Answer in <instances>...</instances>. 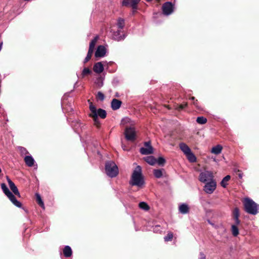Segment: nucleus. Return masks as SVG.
Here are the masks:
<instances>
[{
  "label": "nucleus",
  "mask_w": 259,
  "mask_h": 259,
  "mask_svg": "<svg viewBox=\"0 0 259 259\" xmlns=\"http://www.w3.org/2000/svg\"><path fill=\"white\" fill-rule=\"evenodd\" d=\"M145 161L149 164L153 165L156 163L157 159L153 156H149L145 158Z\"/></svg>",
  "instance_id": "393cba45"
},
{
  "label": "nucleus",
  "mask_w": 259,
  "mask_h": 259,
  "mask_svg": "<svg viewBox=\"0 0 259 259\" xmlns=\"http://www.w3.org/2000/svg\"><path fill=\"white\" fill-rule=\"evenodd\" d=\"M190 99L193 101L195 100V98L194 97H191Z\"/></svg>",
  "instance_id": "3c124183"
},
{
  "label": "nucleus",
  "mask_w": 259,
  "mask_h": 259,
  "mask_svg": "<svg viewBox=\"0 0 259 259\" xmlns=\"http://www.w3.org/2000/svg\"><path fill=\"white\" fill-rule=\"evenodd\" d=\"M188 106V104L187 102H185L180 105L177 104L175 106V109L178 111H181L187 107Z\"/></svg>",
  "instance_id": "c85d7f7f"
},
{
  "label": "nucleus",
  "mask_w": 259,
  "mask_h": 259,
  "mask_svg": "<svg viewBox=\"0 0 259 259\" xmlns=\"http://www.w3.org/2000/svg\"><path fill=\"white\" fill-rule=\"evenodd\" d=\"M213 173L210 171H205L201 172L199 177V180L203 183H207L213 180Z\"/></svg>",
  "instance_id": "0eeeda50"
},
{
  "label": "nucleus",
  "mask_w": 259,
  "mask_h": 259,
  "mask_svg": "<svg viewBox=\"0 0 259 259\" xmlns=\"http://www.w3.org/2000/svg\"><path fill=\"white\" fill-rule=\"evenodd\" d=\"M121 104L122 102L120 100L113 99L111 103V108L113 110H116L120 107Z\"/></svg>",
  "instance_id": "2eb2a0df"
},
{
  "label": "nucleus",
  "mask_w": 259,
  "mask_h": 259,
  "mask_svg": "<svg viewBox=\"0 0 259 259\" xmlns=\"http://www.w3.org/2000/svg\"><path fill=\"white\" fill-rule=\"evenodd\" d=\"M120 125L123 130H136L135 122L127 117L122 119Z\"/></svg>",
  "instance_id": "423d86ee"
},
{
  "label": "nucleus",
  "mask_w": 259,
  "mask_h": 259,
  "mask_svg": "<svg viewBox=\"0 0 259 259\" xmlns=\"http://www.w3.org/2000/svg\"><path fill=\"white\" fill-rule=\"evenodd\" d=\"M139 206L141 209L144 210H148L150 209V207L148 204L145 202H141L139 204Z\"/></svg>",
  "instance_id": "2f4dec72"
},
{
  "label": "nucleus",
  "mask_w": 259,
  "mask_h": 259,
  "mask_svg": "<svg viewBox=\"0 0 259 259\" xmlns=\"http://www.w3.org/2000/svg\"><path fill=\"white\" fill-rule=\"evenodd\" d=\"M151 1H152V0H146V1H147V2H151Z\"/></svg>",
  "instance_id": "4d7b16f0"
},
{
  "label": "nucleus",
  "mask_w": 259,
  "mask_h": 259,
  "mask_svg": "<svg viewBox=\"0 0 259 259\" xmlns=\"http://www.w3.org/2000/svg\"><path fill=\"white\" fill-rule=\"evenodd\" d=\"M235 220V224L236 226L239 225L240 223V221L239 219V218H237V219H234Z\"/></svg>",
  "instance_id": "a18cd8bd"
},
{
  "label": "nucleus",
  "mask_w": 259,
  "mask_h": 259,
  "mask_svg": "<svg viewBox=\"0 0 259 259\" xmlns=\"http://www.w3.org/2000/svg\"><path fill=\"white\" fill-rule=\"evenodd\" d=\"M91 70L88 68H84L83 70H82V75L83 76L86 75H88V74H90L91 73Z\"/></svg>",
  "instance_id": "ea45409f"
},
{
  "label": "nucleus",
  "mask_w": 259,
  "mask_h": 259,
  "mask_svg": "<svg viewBox=\"0 0 259 259\" xmlns=\"http://www.w3.org/2000/svg\"><path fill=\"white\" fill-rule=\"evenodd\" d=\"M117 25L120 29H123L125 26L124 20L123 18H119L117 20Z\"/></svg>",
  "instance_id": "c756f323"
},
{
  "label": "nucleus",
  "mask_w": 259,
  "mask_h": 259,
  "mask_svg": "<svg viewBox=\"0 0 259 259\" xmlns=\"http://www.w3.org/2000/svg\"><path fill=\"white\" fill-rule=\"evenodd\" d=\"M199 256H200L199 259H206V255L202 252H201L199 253Z\"/></svg>",
  "instance_id": "37998d69"
},
{
  "label": "nucleus",
  "mask_w": 259,
  "mask_h": 259,
  "mask_svg": "<svg viewBox=\"0 0 259 259\" xmlns=\"http://www.w3.org/2000/svg\"><path fill=\"white\" fill-rule=\"evenodd\" d=\"M2 46H3V42H2L0 44V50L2 49Z\"/></svg>",
  "instance_id": "5fc2aeb1"
},
{
  "label": "nucleus",
  "mask_w": 259,
  "mask_h": 259,
  "mask_svg": "<svg viewBox=\"0 0 259 259\" xmlns=\"http://www.w3.org/2000/svg\"><path fill=\"white\" fill-rule=\"evenodd\" d=\"M123 135L126 140L131 142H134L137 139L135 131H124Z\"/></svg>",
  "instance_id": "9d476101"
},
{
  "label": "nucleus",
  "mask_w": 259,
  "mask_h": 259,
  "mask_svg": "<svg viewBox=\"0 0 259 259\" xmlns=\"http://www.w3.org/2000/svg\"><path fill=\"white\" fill-rule=\"evenodd\" d=\"M231 177L229 175H227L225 177L221 182V185L223 188H226L228 185L227 182L230 180Z\"/></svg>",
  "instance_id": "bb28decb"
},
{
  "label": "nucleus",
  "mask_w": 259,
  "mask_h": 259,
  "mask_svg": "<svg viewBox=\"0 0 259 259\" xmlns=\"http://www.w3.org/2000/svg\"><path fill=\"white\" fill-rule=\"evenodd\" d=\"M98 39H99V36H95L94 37V38L93 40H92V41L90 42L89 48L94 49L96 44L97 43Z\"/></svg>",
  "instance_id": "72a5a7b5"
},
{
  "label": "nucleus",
  "mask_w": 259,
  "mask_h": 259,
  "mask_svg": "<svg viewBox=\"0 0 259 259\" xmlns=\"http://www.w3.org/2000/svg\"><path fill=\"white\" fill-rule=\"evenodd\" d=\"M187 159L191 162H194L196 161V157L194 154L191 151L189 153L186 154Z\"/></svg>",
  "instance_id": "a878e982"
},
{
  "label": "nucleus",
  "mask_w": 259,
  "mask_h": 259,
  "mask_svg": "<svg viewBox=\"0 0 259 259\" xmlns=\"http://www.w3.org/2000/svg\"><path fill=\"white\" fill-rule=\"evenodd\" d=\"M223 147L220 145L213 147L211 149V152L216 155L220 154L222 151Z\"/></svg>",
  "instance_id": "5701e85b"
},
{
  "label": "nucleus",
  "mask_w": 259,
  "mask_h": 259,
  "mask_svg": "<svg viewBox=\"0 0 259 259\" xmlns=\"http://www.w3.org/2000/svg\"><path fill=\"white\" fill-rule=\"evenodd\" d=\"M217 187V183L214 180L206 182L204 187V191L207 194H211L215 190Z\"/></svg>",
  "instance_id": "1a4fd4ad"
},
{
  "label": "nucleus",
  "mask_w": 259,
  "mask_h": 259,
  "mask_svg": "<svg viewBox=\"0 0 259 259\" xmlns=\"http://www.w3.org/2000/svg\"><path fill=\"white\" fill-rule=\"evenodd\" d=\"M122 33V32L120 30H118L114 32L113 33V37L114 39L117 41H119L125 38V35Z\"/></svg>",
  "instance_id": "f3484780"
},
{
  "label": "nucleus",
  "mask_w": 259,
  "mask_h": 259,
  "mask_svg": "<svg viewBox=\"0 0 259 259\" xmlns=\"http://www.w3.org/2000/svg\"><path fill=\"white\" fill-rule=\"evenodd\" d=\"M193 104L197 107V100H195L193 102Z\"/></svg>",
  "instance_id": "8fccbe9b"
},
{
  "label": "nucleus",
  "mask_w": 259,
  "mask_h": 259,
  "mask_svg": "<svg viewBox=\"0 0 259 259\" xmlns=\"http://www.w3.org/2000/svg\"><path fill=\"white\" fill-rule=\"evenodd\" d=\"M1 188L5 194L9 198L10 200L13 203L14 205L18 207H22L21 203L16 199V197L11 192H10L7 185L5 183H2L1 184Z\"/></svg>",
  "instance_id": "39448f33"
},
{
  "label": "nucleus",
  "mask_w": 259,
  "mask_h": 259,
  "mask_svg": "<svg viewBox=\"0 0 259 259\" xmlns=\"http://www.w3.org/2000/svg\"><path fill=\"white\" fill-rule=\"evenodd\" d=\"M244 210L248 213L255 215L258 212L259 205L249 198H245L242 201Z\"/></svg>",
  "instance_id": "7ed1b4c3"
},
{
  "label": "nucleus",
  "mask_w": 259,
  "mask_h": 259,
  "mask_svg": "<svg viewBox=\"0 0 259 259\" xmlns=\"http://www.w3.org/2000/svg\"><path fill=\"white\" fill-rule=\"evenodd\" d=\"M140 152L143 155L151 154L153 152V149L152 147L149 148L142 147L140 149Z\"/></svg>",
  "instance_id": "a211bd4d"
},
{
  "label": "nucleus",
  "mask_w": 259,
  "mask_h": 259,
  "mask_svg": "<svg viewBox=\"0 0 259 259\" xmlns=\"http://www.w3.org/2000/svg\"><path fill=\"white\" fill-rule=\"evenodd\" d=\"M122 148H123V149L125 151H126L127 150V148H126L125 146V145H123V144H122Z\"/></svg>",
  "instance_id": "09e8293b"
},
{
  "label": "nucleus",
  "mask_w": 259,
  "mask_h": 259,
  "mask_svg": "<svg viewBox=\"0 0 259 259\" xmlns=\"http://www.w3.org/2000/svg\"><path fill=\"white\" fill-rule=\"evenodd\" d=\"M97 100L103 101L105 99V96L101 92H98L96 96Z\"/></svg>",
  "instance_id": "c9c22d12"
},
{
  "label": "nucleus",
  "mask_w": 259,
  "mask_h": 259,
  "mask_svg": "<svg viewBox=\"0 0 259 259\" xmlns=\"http://www.w3.org/2000/svg\"><path fill=\"white\" fill-rule=\"evenodd\" d=\"M208 222L209 224L211 225H213V224H212V223H211V222L209 221V220H208Z\"/></svg>",
  "instance_id": "6e6d98bb"
},
{
  "label": "nucleus",
  "mask_w": 259,
  "mask_h": 259,
  "mask_svg": "<svg viewBox=\"0 0 259 259\" xmlns=\"http://www.w3.org/2000/svg\"><path fill=\"white\" fill-rule=\"evenodd\" d=\"M156 162H157V163L159 165H161V166H163L164 165V164H165V160L164 158L162 157H159L157 159V161Z\"/></svg>",
  "instance_id": "58836bf2"
},
{
  "label": "nucleus",
  "mask_w": 259,
  "mask_h": 259,
  "mask_svg": "<svg viewBox=\"0 0 259 259\" xmlns=\"http://www.w3.org/2000/svg\"><path fill=\"white\" fill-rule=\"evenodd\" d=\"M144 184L145 182L142 174V169L141 166L138 165L133 171L130 184L132 186L142 187Z\"/></svg>",
  "instance_id": "f03ea898"
},
{
  "label": "nucleus",
  "mask_w": 259,
  "mask_h": 259,
  "mask_svg": "<svg viewBox=\"0 0 259 259\" xmlns=\"http://www.w3.org/2000/svg\"><path fill=\"white\" fill-rule=\"evenodd\" d=\"M16 192H15V193H14V194L15 195H16L17 197H21V195H20V193H19V191H16Z\"/></svg>",
  "instance_id": "de8ad7c7"
},
{
  "label": "nucleus",
  "mask_w": 259,
  "mask_h": 259,
  "mask_svg": "<svg viewBox=\"0 0 259 259\" xmlns=\"http://www.w3.org/2000/svg\"><path fill=\"white\" fill-rule=\"evenodd\" d=\"M141 0H123L122 6L128 7L131 6L133 9H137V5Z\"/></svg>",
  "instance_id": "9b49d317"
},
{
  "label": "nucleus",
  "mask_w": 259,
  "mask_h": 259,
  "mask_svg": "<svg viewBox=\"0 0 259 259\" xmlns=\"http://www.w3.org/2000/svg\"><path fill=\"white\" fill-rule=\"evenodd\" d=\"M24 161L25 164L31 167L34 165V160L32 156H26L24 157Z\"/></svg>",
  "instance_id": "aec40b11"
},
{
  "label": "nucleus",
  "mask_w": 259,
  "mask_h": 259,
  "mask_svg": "<svg viewBox=\"0 0 259 259\" xmlns=\"http://www.w3.org/2000/svg\"><path fill=\"white\" fill-rule=\"evenodd\" d=\"M179 147L180 149L184 153L185 155L191 151L190 148L185 143H180L179 144Z\"/></svg>",
  "instance_id": "412c9836"
},
{
  "label": "nucleus",
  "mask_w": 259,
  "mask_h": 259,
  "mask_svg": "<svg viewBox=\"0 0 259 259\" xmlns=\"http://www.w3.org/2000/svg\"><path fill=\"white\" fill-rule=\"evenodd\" d=\"M63 253L65 257H69L72 254V251L69 246L66 245L63 250Z\"/></svg>",
  "instance_id": "6ab92c4d"
},
{
  "label": "nucleus",
  "mask_w": 259,
  "mask_h": 259,
  "mask_svg": "<svg viewBox=\"0 0 259 259\" xmlns=\"http://www.w3.org/2000/svg\"><path fill=\"white\" fill-rule=\"evenodd\" d=\"M136 12H137V11H136V10H135V9H133V13H132L133 15H134V14H135V13Z\"/></svg>",
  "instance_id": "864d4df0"
},
{
  "label": "nucleus",
  "mask_w": 259,
  "mask_h": 259,
  "mask_svg": "<svg viewBox=\"0 0 259 259\" xmlns=\"http://www.w3.org/2000/svg\"><path fill=\"white\" fill-rule=\"evenodd\" d=\"M144 146L145 147H146L147 148H149L150 147H152V146L151 145V142L150 141L145 142L144 143Z\"/></svg>",
  "instance_id": "c03bdc74"
},
{
  "label": "nucleus",
  "mask_w": 259,
  "mask_h": 259,
  "mask_svg": "<svg viewBox=\"0 0 259 259\" xmlns=\"http://www.w3.org/2000/svg\"><path fill=\"white\" fill-rule=\"evenodd\" d=\"M198 123L203 124L207 122V119L203 116L198 117L196 119Z\"/></svg>",
  "instance_id": "f704fd0d"
},
{
  "label": "nucleus",
  "mask_w": 259,
  "mask_h": 259,
  "mask_svg": "<svg viewBox=\"0 0 259 259\" xmlns=\"http://www.w3.org/2000/svg\"><path fill=\"white\" fill-rule=\"evenodd\" d=\"M239 215V209L238 207H235L233 211V217L234 219H237Z\"/></svg>",
  "instance_id": "4c0bfd02"
},
{
  "label": "nucleus",
  "mask_w": 259,
  "mask_h": 259,
  "mask_svg": "<svg viewBox=\"0 0 259 259\" xmlns=\"http://www.w3.org/2000/svg\"><path fill=\"white\" fill-rule=\"evenodd\" d=\"M163 172H165V170L163 168L154 169L153 175L156 178H160L162 177Z\"/></svg>",
  "instance_id": "4be33fe9"
},
{
  "label": "nucleus",
  "mask_w": 259,
  "mask_h": 259,
  "mask_svg": "<svg viewBox=\"0 0 259 259\" xmlns=\"http://www.w3.org/2000/svg\"><path fill=\"white\" fill-rule=\"evenodd\" d=\"M106 53L105 47L102 45L99 46L95 52V56L97 58L104 57Z\"/></svg>",
  "instance_id": "f8f14e48"
},
{
  "label": "nucleus",
  "mask_w": 259,
  "mask_h": 259,
  "mask_svg": "<svg viewBox=\"0 0 259 259\" xmlns=\"http://www.w3.org/2000/svg\"><path fill=\"white\" fill-rule=\"evenodd\" d=\"M7 181L8 182L9 187L13 193L17 192L16 191H18L17 187L16 186L15 184L11 180V179L7 177Z\"/></svg>",
  "instance_id": "b1692460"
},
{
  "label": "nucleus",
  "mask_w": 259,
  "mask_h": 259,
  "mask_svg": "<svg viewBox=\"0 0 259 259\" xmlns=\"http://www.w3.org/2000/svg\"><path fill=\"white\" fill-rule=\"evenodd\" d=\"M94 51V49L89 48L88 53H89V54H91V55H93Z\"/></svg>",
  "instance_id": "49530a36"
},
{
  "label": "nucleus",
  "mask_w": 259,
  "mask_h": 259,
  "mask_svg": "<svg viewBox=\"0 0 259 259\" xmlns=\"http://www.w3.org/2000/svg\"><path fill=\"white\" fill-rule=\"evenodd\" d=\"M174 5L169 2L164 3L162 6L163 14L166 16L171 14L174 11Z\"/></svg>",
  "instance_id": "6e6552de"
},
{
  "label": "nucleus",
  "mask_w": 259,
  "mask_h": 259,
  "mask_svg": "<svg viewBox=\"0 0 259 259\" xmlns=\"http://www.w3.org/2000/svg\"><path fill=\"white\" fill-rule=\"evenodd\" d=\"M173 237V233L171 232H168L167 234L164 237V240L165 242L170 241L172 240Z\"/></svg>",
  "instance_id": "473e14b6"
},
{
  "label": "nucleus",
  "mask_w": 259,
  "mask_h": 259,
  "mask_svg": "<svg viewBox=\"0 0 259 259\" xmlns=\"http://www.w3.org/2000/svg\"><path fill=\"white\" fill-rule=\"evenodd\" d=\"M106 174L110 177H115L118 174V169L115 163L111 161H108L105 164Z\"/></svg>",
  "instance_id": "20e7f679"
},
{
  "label": "nucleus",
  "mask_w": 259,
  "mask_h": 259,
  "mask_svg": "<svg viewBox=\"0 0 259 259\" xmlns=\"http://www.w3.org/2000/svg\"><path fill=\"white\" fill-rule=\"evenodd\" d=\"M35 196H36V200L37 203L41 208L44 209L45 205H44V203L41 199L40 195L39 194L36 193L35 194Z\"/></svg>",
  "instance_id": "cd10ccee"
},
{
  "label": "nucleus",
  "mask_w": 259,
  "mask_h": 259,
  "mask_svg": "<svg viewBox=\"0 0 259 259\" xmlns=\"http://www.w3.org/2000/svg\"><path fill=\"white\" fill-rule=\"evenodd\" d=\"M18 149L21 155H26L27 154H28V151L24 147L19 146V147H18Z\"/></svg>",
  "instance_id": "e433bc0d"
},
{
  "label": "nucleus",
  "mask_w": 259,
  "mask_h": 259,
  "mask_svg": "<svg viewBox=\"0 0 259 259\" xmlns=\"http://www.w3.org/2000/svg\"><path fill=\"white\" fill-rule=\"evenodd\" d=\"M88 102L90 104L89 109L91 111L89 116L93 118L94 125H95L97 128H99L100 127V123L99 121L98 116L102 119L105 118L107 116L106 111L101 108L97 110L96 107L93 105L92 102H90V100H88Z\"/></svg>",
  "instance_id": "f257e3e1"
},
{
  "label": "nucleus",
  "mask_w": 259,
  "mask_h": 259,
  "mask_svg": "<svg viewBox=\"0 0 259 259\" xmlns=\"http://www.w3.org/2000/svg\"><path fill=\"white\" fill-rule=\"evenodd\" d=\"M236 172L240 179L242 178L243 174L241 170L238 169L236 171Z\"/></svg>",
  "instance_id": "79ce46f5"
},
{
  "label": "nucleus",
  "mask_w": 259,
  "mask_h": 259,
  "mask_svg": "<svg viewBox=\"0 0 259 259\" xmlns=\"http://www.w3.org/2000/svg\"><path fill=\"white\" fill-rule=\"evenodd\" d=\"M92 56V55L88 53L87 55L84 60V62H83L84 63H87L91 59Z\"/></svg>",
  "instance_id": "a19ab883"
},
{
  "label": "nucleus",
  "mask_w": 259,
  "mask_h": 259,
  "mask_svg": "<svg viewBox=\"0 0 259 259\" xmlns=\"http://www.w3.org/2000/svg\"><path fill=\"white\" fill-rule=\"evenodd\" d=\"M231 231L233 235L235 237H236L239 234V230L236 225H232Z\"/></svg>",
  "instance_id": "7c9ffc66"
},
{
  "label": "nucleus",
  "mask_w": 259,
  "mask_h": 259,
  "mask_svg": "<svg viewBox=\"0 0 259 259\" xmlns=\"http://www.w3.org/2000/svg\"><path fill=\"white\" fill-rule=\"evenodd\" d=\"M179 210L182 214H186L189 212L190 207L188 204L183 203L179 206Z\"/></svg>",
  "instance_id": "dca6fc26"
},
{
  "label": "nucleus",
  "mask_w": 259,
  "mask_h": 259,
  "mask_svg": "<svg viewBox=\"0 0 259 259\" xmlns=\"http://www.w3.org/2000/svg\"><path fill=\"white\" fill-rule=\"evenodd\" d=\"M71 126L74 130L80 128L82 130L84 128V124L77 120H73L71 123Z\"/></svg>",
  "instance_id": "ddd939ff"
},
{
  "label": "nucleus",
  "mask_w": 259,
  "mask_h": 259,
  "mask_svg": "<svg viewBox=\"0 0 259 259\" xmlns=\"http://www.w3.org/2000/svg\"><path fill=\"white\" fill-rule=\"evenodd\" d=\"M93 70L97 73H101L104 70L103 65L101 62L96 63L93 67Z\"/></svg>",
  "instance_id": "4468645a"
},
{
  "label": "nucleus",
  "mask_w": 259,
  "mask_h": 259,
  "mask_svg": "<svg viewBox=\"0 0 259 259\" xmlns=\"http://www.w3.org/2000/svg\"><path fill=\"white\" fill-rule=\"evenodd\" d=\"M164 106L168 108V109H171V108L169 107V105H164Z\"/></svg>",
  "instance_id": "603ef678"
}]
</instances>
